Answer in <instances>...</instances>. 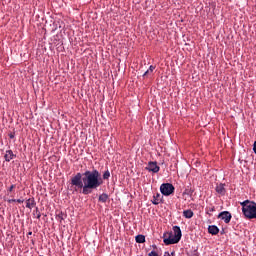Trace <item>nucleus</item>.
<instances>
[{
  "label": "nucleus",
  "mask_w": 256,
  "mask_h": 256,
  "mask_svg": "<svg viewBox=\"0 0 256 256\" xmlns=\"http://www.w3.org/2000/svg\"><path fill=\"white\" fill-rule=\"evenodd\" d=\"M152 72H150L149 70H147L144 74L143 77H147V75H151Z\"/></svg>",
  "instance_id": "22"
},
{
  "label": "nucleus",
  "mask_w": 256,
  "mask_h": 256,
  "mask_svg": "<svg viewBox=\"0 0 256 256\" xmlns=\"http://www.w3.org/2000/svg\"><path fill=\"white\" fill-rule=\"evenodd\" d=\"M109 177H111V172H109V170H106V171L103 173V179H104V181H107V179H109Z\"/></svg>",
  "instance_id": "16"
},
{
  "label": "nucleus",
  "mask_w": 256,
  "mask_h": 256,
  "mask_svg": "<svg viewBox=\"0 0 256 256\" xmlns=\"http://www.w3.org/2000/svg\"><path fill=\"white\" fill-rule=\"evenodd\" d=\"M242 213L246 219H256V203L250 200H245L240 203Z\"/></svg>",
  "instance_id": "3"
},
{
  "label": "nucleus",
  "mask_w": 256,
  "mask_h": 256,
  "mask_svg": "<svg viewBox=\"0 0 256 256\" xmlns=\"http://www.w3.org/2000/svg\"><path fill=\"white\" fill-rule=\"evenodd\" d=\"M216 192H218L219 195H224L225 194V185L219 184L218 186H216Z\"/></svg>",
  "instance_id": "12"
},
{
  "label": "nucleus",
  "mask_w": 256,
  "mask_h": 256,
  "mask_svg": "<svg viewBox=\"0 0 256 256\" xmlns=\"http://www.w3.org/2000/svg\"><path fill=\"white\" fill-rule=\"evenodd\" d=\"M171 256H175V252H171V254H170Z\"/></svg>",
  "instance_id": "28"
},
{
  "label": "nucleus",
  "mask_w": 256,
  "mask_h": 256,
  "mask_svg": "<svg viewBox=\"0 0 256 256\" xmlns=\"http://www.w3.org/2000/svg\"><path fill=\"white\" fill-rule=\"evenodd\" d=\"M13 157H15V154H13L12 150L6 151L5 156H4L5 161H7L9 163V161H11L13 159Z\"/></svg>",
  "instance_id": "9"
},
{
  "label": "nucleus",
  "mask_w": 256,
  "mask_h": 256,
  "mask_svg": "<svg viewBox=\"0 0 256 256\" xmlns=\"http://www.w3.org/2000/svg\"><path fill=\"white\" fill-rule=\"evenodd\" d=\"M70 191L73 193H82V195H91L95 189L103 185L101 173L98 170L85 171L83 174L78 172L70 180Z\"/></svg>",
  "instance_id": "1"
},
{
  "label": "nucleus",
  "mask_w": 256,
  "mask_h": 256,
  "mask_svg": "<svg viewBox=\"0 0 256 256\" xmlns=\"http://www.w3.org/2000/svg\"><path fill=\"white\" fill-rule=\"evenodd\" d=\"M35 205H37V202H35V198H29L28 200H26V207L27 209H33V207H35Z\"/></svg>",
  "instance_id": "8"
},
{
  "label": "nucleus",
  "mask_w": 256,
  "mask_h": 256,
  "mask_svg": "<svg viewBox=\"0 0 256 256\" xmlns=\"http://www.w3.org/2000/svg\"><path fill=\"white\" fill-rule=\"evenodd\" d=\"M34 215H36L37 219H41V212H39V208H36L34 211Z\"/></svg>",
  "instance_id": "18"
},
{
  "label": "nucleus",
  "mask_w": 256,
  "mask_h": 256,
  "mask_svg": "<svg viewBox=\"0 0 256 256\" xmlns=\"http://www.w3.org/2000/svg\"><path fill=\"white\" fill-rule=\"evenodd\" d=\"M206 211H207V214L208 215H211V213L215 212V207L212 206V207H207L206 208Z\"/></svg>",
  "instance_id": "17"
},
{
  "label": "nucleus",
  "mask_w": 256,
  "mask_h": 256,
  "mask_svg": "<svg viewBox=\"0 0 256 256\" xmlns=\"http://www.w3.org/2000/svg\"><path fill=\"white\" fill-rule=\"evenodd\" d=\"M15 202H17L16 199H10V200H8V203H15Z\"/></svg>",
  "instance_id": "24"
},
{
  "label": "nucleus",
  "mask_w": 256,
  "mask_h": 256,
  "mask_svg": "<svg viewBox=\"0 0 256 256\" xmlns=\"http://www.w3.org/2000/svg\"><path fill=\"white\" fill-rule=\"evenodd\" d=\"M56 219L61 223V221L65 219V214L63 212H59L56 216Z\"/></svg>",
  "instance_id": "15"
},
{
  "label": "nucleus",
  "mask_w": 256,
  "mask_h": 256,
  "mask_svg": "<svg viewBox=\"0 0 256 256\" xmlns=\"http://www.w3.org/2000/svg\"><path fill=\"white\" fill-rule=\"evenodd\" d=\"M194 215L195 213H193V210L191 209L183 211V217H185V219H191Z\"/></svg>",
  "instance_id": "10"
},
{
  "label": "nucleus",
  "mask_w": 256,
  "mask_h": 256,
  "mask_svg": "<svg viewBox=\"0 0 256 256\" xmlns=\"http://www.w3.org/2000/svg\"><path fill=\"white\" fill-rule=\"evenodd\" d=\"M148 256H159V254L156 251H151Z\"/></svg>",
  "instance_id": "19"
},
{
  "label": "nucleus",
  "mask_w": 256,
  "mask_h": 256,
  "mask_svg": "<svg viewBox=\"0 0 256 256\" xmlns=\"http://www.w3.org/2000/svg\"><path fill=\"white\" fill-rule=\"evenodd\" d=\"M148 71H149L150 73H153V71H155V66L151 65V66L149 67Z\"/></svg>",
  "instance_id": "20"
},
{
  "label": "nucleus",
  "mask_w": 256,
  "mask_h": 256,
  "mask_svg": "<svg viewBox=\"0 0 256 256\" xmlns=\"http://www.w3.org/2000/svg\"><path fill=\"white\" fill-rule=\"evenodd\" d=\"M232 218H233V216L231 215V212H229V211H223L218 214V219H221L226 224L231 223Z\"/></svg>",
  "instance_id": "5"
},
{
  "label": "nucleus",
  "mask_w": 256,
  "mask_h": 256,
  "mask_svg": "<svg viewBox=\"0 0 256 256\" xmlns=\"http://www.w3.org/2000/svg\"><path fill=\"white\" fill-rule=\"evenodd\" d=\"M253 151H254V153H255V155H256V141H255L254 144H253Z\"/></svg>",
  "instance_id": "23"
},
{
  "label": "nucleus",
  "mask_w": 256,
  "mask_h": 256,
  "mask_svg": "<svg viewBox=\"0 0 256 256\" xmlns=\"http://www.w3.org/2000/svg\"><path fill=\"white\" fill-rule=\"evenodd\" d=\"M13 137H15L13 134H10V139H13Z\"/></svg>",
  "instance_id": "26"
},
{
  "label": "nucleus",
  "mask_w": 256,
  "mask_h": 256,
  "mask_svg": "<svg viewBox=\"0 0 256 256\" xmlns=\"http://www.w3.org/2000/svg\"><path fill=\"white\" fill-rule=\"evenodd\" d=\"M160 169L161 168L157 165V162H149L146 167V170L152 173H159Z\"/></svg>",
  "instance_id": "6"
},
{
  "label": "nucleus",
  "mask_w": 256,
  "mask_h": 256,
  "mask_svg": "<svg viewBox=\"0 0 256 256\" xmlns=\"http://www.w3.org/2000/svg\"><path fill=\"white\" fill-rule=\"evenodd\" d=\"M152 203L153 205H159V203H161V194L157 193L156 195H154Z\"/></svg>",
  "instance_id": "11"
},
{
  "label": "nucleus",
  "mask_w": 256,
  "mask_h": 256,
  "mask_svg": "<svg viewBox=\"0 0 256 256\" xmlns=\"http://www.w3.org/2000/svg\"><path fill=\"white\" fill-rule=\"evenodd\" d=\"M28 235H33V232H29Z\"/></svg>",
  "instance_id": "29"
},
{
  "label": "nucleus",
  "mask_w": 256,
  "mask_h": 256,
  "mask_svg": "<svg viewBox=\"0 0 256 256\" xmlns=\"http://www.w3.org/2000/svg\"><path fill=\"white\" fill-rule=\"evenodd\" d=\"M208 233H210V235H219V227H217L216 225L209 226Z\"/></svg>",
  "instance_id": "7"
},
{
  "label": "nucleus",
  "mask_w": 256,
  "mask_h": 256,
  "mask_svg": "<svg viewBox=\"0 0 256 256\" xmlns=\"http://www.w3.org/2000/svg\"><path fill=\"white\" fill-rule=\"evenodd\" d=\"M173 232H167L164 234V243L165 245H175L176 243H179L181 241L182 233L181 228L179 226L173 227Z\"/></svg>",
  "instance_id": "2"
},
{
  "label": "nucleus",
  "mask_w": 256,
  "mask_h": 256,
  "mask_svg": "<svg viewBox=\"0 0 256 256\" xmlns=\"http://www.w3.org/2000/svg\"><path fill=\"white\" fill-rule=\"evenodd\" d=\"M109 199V195H107L106 193H103L99 196L98 201H100V203H107Z\"/></svg>",
  "instance_id": "13"
},
{
  "label": "nucleus",
  "mask_w": 256,
  "mask_h": 256,
  "mask_svg": "<svg viewBox=\"0 0 256 256\" xmlns=\"http://www.w3.org/2000/svg\"><path fill=\"white\" fill-rule=\"evenodd\" d=\"M152 247H153V249H157V245H153Z\"/></svg>",
  "instance_id": "27"
},
{
  "label": "nucleus",
  "mask_w": 256,
  "mask_h": 256,
  "mask_svg": "<svg viewBox=\"0 0 256 256\" xmlns=\"http://www.w3.org/2000/svg\"><path fill=\"white\" fill-rule=\"evenodd\" d=\"M160 192L165 197H169V195H173L175 193V186L171 183H163L160 186Z\"/></svg>",
  "instance_id": "4"
},
{
  "label": "nucleus",
  "mask_w": 256,
  "mask_h": 256,
  "mask_svg": "<svg viewBox=\"0 0 256 256\" xmlns=\"http://www.w3.org/2000/svg\"><path fill=\"white\" fill-rule=\"evenodd\" d=\"M23 201H24L23 199H17L16 203H23Z\"/></svg>",
  "instance_id": "25"
},
{
  "label": "nucleus",
  "mask_w": 256,
  "mask_h": 256,
  "mask_svg": "<svg viewBox=\"0 0 256 256\" xmlns=\"http://www.w3.org/2000/svg\"><path fill=\"white\" fill-rule=\"evenodd\" d=\"M136 243H145V236L144 235H137L135 237Z\"/></svg>",
  "instance_id": "14"
},
{
  "label": "nucleus",
  "mask_w": 256,
  "mask_h": 256,
  "mask_svg": "<svg viewBox=\"0 0 256 256\" xmlns=\"http://www.w3.org/2000/svg\"><path fill=\"white\" fill-rule=\"evenodd\" d=\"M13 189H15V184H12V185L8 188L9 193H11V192L13 191Z\"/></svg>",
  "instance_id": "21"
}]
</instances>
